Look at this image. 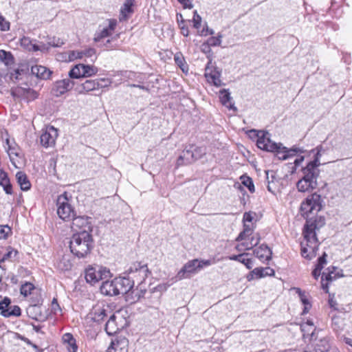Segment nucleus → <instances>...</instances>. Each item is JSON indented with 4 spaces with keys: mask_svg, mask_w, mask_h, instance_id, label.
Returning <instances> with one entry per match:
<instances>
[{
    "mask_svg": "<svg viewBox=\"0 0 352 352\" xmlns=\"http://www.w3.org/2000/svg\"><path fill=\"white\" fill-rule=\"evenodd\" d=\"M321 202L320 195L314 193L308 196L300 206L302 215L307 219L303 229L306 244L305 245L303 242L301 243V255L308 260H311L316 256L319 246L316 230H320L325 224V219L323 217H316L315 219L310 217L311 214H317L321 210Z\"/></svg>",
    "mask_w": 352,
    "mask_h": 352,
    "instance_id": "nucleus-1",
    "label": "nucleus"
},
{
    "mask_svg": "<svg viewBox=\"0 0 352 352\" xmlns=\"http://www.w3.org/2000/svg\"><path fill=\"white\" fill-rule=\"evenodd\" d=\"M94 247V241L89 232L80 231L74 233L69 242L71 252L76 257L85 258Z\"/></svg>",
    "mask_w": 352,
    "mask_h": 352,
    "instance_id": "nucleus-2",
    "label": "nucleus"
},
{
    "mask_svg": "<svg viewBox=\"0 0 352 352\" xmlns=\"http://www.w3.org/2000/svg\"><path fill=\"white\" fill-rule=\"evenodd\" d=\"M303 177L296 184L300 192H307L316 188L317 179L319 176V170L315 167L314 164H307L302 170Z\"/></svg>",
    "mask_w": 352,
    "mask_h": 352,
    "instance_id": "nucleus-3",
    "label": "nucleus"
},
{
    "mask_svg": "<svg viewBox=\"0 0 352 352\" xmlns=\"http://www.w3.org/2000/svg\"><path fill=\"white\" fill-rule=\"evenodd\" d=\"M110 270L101 265H89L85 270V277L87 283L95 285L98 282L111 276Z\"/></svg>",
    "mask_w": 352,
    "mask_h": 352,
    "instance_id": "nucleus-4",
    "label": "nucleus"
},
{
    "mask_svg": "<svg viewBox=\"0 0 352 352\" xmlns=\"http://www.w3.org/2000/svg\"><path fill=\"white\" fill-rule=\"evenodd\" d=\"M57 214L63 220H69L74 216V212L69 204L67 193L58 196L57 199Z\"/></svg>",
    "mask_w": 352,
    "mask_h": 352,
    "instance_id": "nucleus-5",
    "label": "nucleus"
},
{
    "mask_svg": "<svg viewBox=\"0 0 352 352\" xmlns=\"http://www.w3.org/2000/svg\"><path fill=\"white\" fill-rule=\"evenodd\" d=\"M126 322L125 318L120 316V312L112 314L106 322L105 331L109 336L114 335L124 327Z\"/></svg>",
    "mask_w": 352,
    "mask_h": 352,
    "instance_id": "nucleus-6",
    "label": "nucleus"
},
{
    "mask_svg": "<svg viewBox=\"0 0 352 352\" xmlns=\"http://www.w3.org/2000/svg\"><path fill=\"white\" fill-rule=\"evenodd\" d=\"M98 69L94 65L78 64L72 67L69 72L71 78H86L97 74Z\"/></svg>",
    "mask_w": 352,
    "mask_h": 352,
    "instance_id": "nucleus-7",
    "label": "nucleus"
},
{
    "mask_svg": "<svg viewBox=\"0 0 352 352\" xmlns=\"http://www.w3.org/2000/svg\"><path fill=\"white\" fill-rule=\"evenodd\" d=\"M111 314H112V311L109 305L104 302H101L92 307L89 313V317L94 322H100L105 318L110 316Z\"/></svg>",
    "mask_w": 352,
    "mask_h": 352,
    "instance_id": "nucleus-8",
    "label": "nucleus"
},
{
    "mask_svg": "<svg viewBox=\"0 0 352 352\" xmlns=\"http://www.w3.org/2000/svg\"><path fill=\"white\" fill-rule=\"evenodd\" d=\"M58 134V130L53 126H47L42 129L40 136L41 144L45 148L54 147Z\"/></svg>",
    "mask_w": 352,
    "mask_h": 352,
    "instance_id": "nucleus-9",
    "label": "nucleus"
},
{
    "mask_svg": "<svg viewBox=\"0 0 352 352\" xmlns=\"http://www.w3.org/2000/svg\"><path fill=\"white\" fill-rule=\"evenodd\" d=\"M202 268L203 265L199 263V260L193 259L183 266L178 272L176 277L179 280L190 278L192 274L198 272Z\"/></svg>",
    "mask_w": 352,
    "mask_h": 352,
    "instance_id": "nucleus-10",
    "label": "nucleus"
},
{
    "mask_svg": "<svg viewBox=\"0 0 352 352\" xmlns=\"http://www.w3.org/2000/svg\"><path fill=\"white\" fill-rule=\"evenodd\" d=\"M260 218L261 215L253 211L243 214V236L253 234L256 223Z\"/></svg>",
    "mask_w": 352,
    "mask_h": 352,
    "instance_id": "nucleus-11",
    "label": "nucleus"
},
{
    "mask_svg": "<svg viewBox=\"0 0 352 352\" xmlns=\"http://www.w3.org/2000/svg\"><path fill=\"white\" fill-rule=\"evenodd\" d=\"M128 272L129 274L132 275L131 278L142 282L147 278L149 270L147 265L135 263L129 268Z\"/></svg>",
    "mask_w": 352,
    "mask_h": 352,
    "instance_id": "nucleus-12",
    "label": "nucleus"
},
{
    "mask_svg": "<svg viewBox=\"0 0 352 352\" xmlns=\"http://www.w3.org/2000/svg\"><path fill=\"white\" fill-rule=\"evenodd\" d=\"M71 228L75 233L80 231L91 232L92 231L90 218L86 216L73 217Z\"/></svg>",
    "mask_w": 352,
    "mask_h": 352,
    "instance_id": "nucleus-13",
    "label": "nucleus"
},
{
    "mask_svg": "<svg viewBox=\"0 0 352 352\" xmlns=\"http://www.w3.org/2000/svg\"><path fill=\"white\" fill-rule=\"evenodd\" d=\"M74 85V82L70 77L57 80L54 84L52 93L55 96L59 97L72 89Z\"/></svg>",
    "mask_w": 352,
    "mask_h": 352,
    "instance_id": "nucleus-14",
    "label": "nucleus"
},
{
    "mask_svg": "<svg viewBox=\"0 0 352 352\" xmlns=\"http://www.w3.org/2000/svg\"><path fill=\"white\" fill-rule=\"evenodd\" d=\"M280 144L272 142L270 138V133L268 132L262 133L261 136L257 140V146L263 151L269 152H275V151L280 148Z\"/></svg>",
    "mask_w": 352,
    "mask_h": 352,
    "instance_id": "nucleus-15",
    "label": "nucleus"
},
{
    "mask_svg": "<svg viewBox=\"0 0 352 352\" xmlns=\"http://www.w3.org/2000/svg\"><path fill=\"white\" fill-rule=\"evenodd\" d=\"M116 286L118 288L117 294H126L130 292L134 285V281L130 278L117 277L115 278Z\"/></svg>",
    "mask_w": 352,
    "mask_h": 352,
    "instance_id": "nucleus-16",
    "label": "nucleus"
},
{
    "mask_svg": "<svg viewBox=\"0 0 352 352\" xmlns=\"http://www.w3.org/2000/svg\"><path fill=\"white\" fill-rule=\"evenodd\" d=\"M129 340L124 337L116 338L111 342L107 352H128Z\"/></svg>",
    "mask_w": 352,
    "mask_h": 352,
    "instance_id": "nucleus-17",
    "label": "nucleus"
},
{
    "mask_svg": "<svg viewBox=\"0 0 352 352\" xmlns=\"http://www.w3.org/2000/svg\"><path fill=\"white\" fill-rule=\"evenodd\" d=\"M274 274V270L269 267H256L246 276V278L248 281H251L254 279H259L261 278Z\"/></svg>",
    "mask_w": 352,
    "mask_h": 352,
    "instance_id": "nucleus-18",
    "label": "nucleus"
},
{
    "mask_svg": "<svg viewBox=\"0 0 352 352\" xmlns=\"http://www.w3.org/2000/svg\"><path fill=\"white\" fill-rule=\"evenodd\" d=\"M11 94L14 97L23 96L28 100H33L38 98V93L30 88L16 87L11 90Z\"/></svg>",
    "mask_w": 352,
    "mask_h": 352,
    "instance_id": "nucleus-19",
    "label": "nucleus"
},
{
    "mask_svg": "<svg viewBox=\"0 0 352 352\" xmlns=\"http://www.w3.org/2000/svg\"><path fill=\"white\" fill-rule=\"evenodd\" d=\"M117 22L114 19L109 20V24L107 27H104L100 32H96L94 36V41L98 42L102 38L109 36L112 32L115 30Z\"/></svg>",
    "mask_w": 352,
    "mask_h": 352,
    "instance_id": "nucleus-20",
    "label": "nucleus"
},
{
    "mask_svg": "<svg viewBox=\"0 0 352 352\" xmlns=\"http://www.w3.org/2000/svg\"><path fill=\"white\" fill-rule=\"evenodd\" d=\"M116 285L115 278L111 280L104 281L100 288V292L105 296H117L118 288H116Z\"/></svg>",
    "mask_w": 352,
    "mask_h": 352,
    "instance_id": "nucleus-21",
    "label": "nucleus"
},
{
    "mask_svg": "<svg viewBox=\"0 0 352 352\" xmlns=\"http://www.w3.org/2000/svg\"><path fill=\"white\" fill-rule=\"evenodd\" d=\"M194 162L193 153L190 148L184 150L177 160V167L186 166Z\"/></svg>",
    "mask_w": 352,
    "mask_h": 352,
    "instance_id": "nucleus-22",
    "label": "nucleus"
},
{
    "mask_svg": "<svg viewBox=\"0 0 352 352\" xmlns=\"http://www.w3.org/2000/svg\"><path fill=\"white\" fill-rule=\"evenodd\" d=\"M253 253L255 257L261 261H269L271 259L272 251L267 245H261V246L254 248L253 250Z\"/></svg>",
    "mask_w": 352,
    "mask_h": 352,
    "instance_id": "nucleus-23",
    "label": "nucleus"
},
{
    "mask_svg": "<svg viewBox=\"0 0 352 352\" xmlns=\"http://www.w3.org/2000/svg\"><path fill=\"white\" fill-rule=\"evenodd\" d=\"M31 73L36 78L47 80L50 78L52 72L47 67L42 65H34L31 67Z\"/></svg>",
    "mask_w": 352,
    "mask_h": 352,
    "instance_id": "nucleus-24",
    "label": "nucleus"
},
{
    "mask_svg": "<svg viewBox=\"0 0 352 352\" xmlns=\"http://www.w3.org/2000/svg\"><path fill=\"white\" fill-rule=\"evenodd\" d=\"M98 82L96 80H87L76 88L79 94H85L91 91L98 89Z\"/></svg>",
    "mask_w": 352,
    "mask_h": 352,
    "instance_id": "nucleus-25",
    "label": "nucleus"
},
{
    "mask_svg": "<svg viewBox=\"0 0 352 352\" xmlns=\"http://www.w3.org/2000/svg\"><path fill=\"white\" fill-rule=\"evenodd\" d=\"M259 237L257 234H253L243 236V251L249 250L254 248L259 243Z\"/></svg>",
    "mask_w": 352,
    "mask_h": 352,
    "instance_id": "nucleus-26",
    "label": "nucleus"
},
{
    "mask_svg": "<svg viewBox=\"0 0 352 352\" xmlns=\"http://www.w3.org/2000/svg\"><path fill=\"white\" fill-rule=\"evenodd\" d=\"M328 272H323L322 274V279L324 278L327 281H332L337 278L343 276L342 270H339L336 267H330L328 269Z\"/></svg>",
    "mask_w": 352,
    "mask_h": 352,
    "instance_id": "nucleus-27",
    "label": "nucleus"
},
{
    "mask_svg": "<svg viewBox=\"0 0 352 352\" xmlns=\"http://www.w3.org/2000/svg\"><path fill=\"white\" fill-rule=\"evenodd\" d=\"M0 186L3 188L6 194H12V188L8 174L3 169H0Z\"/></svg>",
    "mask_w": 352,
    "mask_h": 352,
    "instance_id": "nucleus-28",
    "label": "nucleus"
},
{
    "mask_svg": "<svg viewBox=\"0 0 352 352\" xmlns=\"http://www.w3.org/2000/svg\"><path fill=\"white\" fill-rule=\"evenodd\" d=\"M134 0H126L120 9V21L126 20L129 14L133 12Z\"/></svg>",
    "mask_w": 352,
    "mask_h": 352,
    "instance_id": "nucleus-29",
    "label": "nucleus"
},
{
    "mask_svg": "<svg viewBox=\"0 0 352 352\" xmlns=\"http://www.w3.org/2000/svg\"><path fill=\"white\" fill-rule=\"evenodd\" d=\"M63 341L64 344H67V349L69 352H76L78 346L76 343V340L69 333H66L63 336Z\"/></svg>",
    "mask_w": 352,
    "mask_h": 352,
    "instance_id": "nucleus-30",
    "label": "nucleus"
},
{
    "mask_svg": "<svg viewBox=\"0 0 352 352\" xmlns=\"http://www.w3.org/2000/svg\"><path fill=\"white\" fill-rule=\"evenodd\" d=\"M205 76L207 80L215 86L221 85V80L219 79V74L216 71H212L208 67L206 68Z\"/></svg>",
    "mask_w": 352,
    "mask_h": 352,
    "instance_id": "nucleus-31",
    "label": "nucleus"
},
{
    "mask_svg": "<svg viewBox=\"0 0 352 352\" xmlns=\"http://www.w3.org/2000/svg\"><path fill=\"white\" fill-rule=\"evenodd\" d=\"M96 54L94 48L89 47L80 51H73L71 53V58H82L83 57L90 58Z\"/></svg>",
    "mask_w": 352,
    "mask_h": 352,
    "instance_id": "nucleus-32",
    "label": "nucleus"
},
{
    "mask_svg": "<svg viewBox=\"0 0 352 352\" xmlns=\"http://www.w3.org/2000/svg\"><path fill=\"white\" fill-rule=\"evenodd\" d=\"M16 178L22 190H28L30 188V182L24 173L21 171L16 173Z\"/></svg>",
    "mask_w": 352,
    "mask_h": 352,
    "instance_id": "nucleus-33",
    "label": "nucleus"
},
{
    "mask_svg": "<svg viewBox=\"0 0 352 352\" xmlns=\"http://www.w3.org/2000/svg\"><path fill=\"white\" fill-rule=\"evenodd\" d=\"M219 98L221 103L229 108L230 109H234V107L231 102V98L230 96V93L227 91L226 89H222L219 91Z\"/></svg>",
    "mask_w": 352,
    "mask_h": 352,
    "instance_id": "nucleus-34",
    "label": "nucleus"
},
{
    "mask_svg": "<svg viewBox=\"0 0 352 352\" xmlns=\"http://www.w3.org/2000/svg\"><path fill=\"white\" fill-rule=\"evenodd\" d=\"M1 314L3 316L6 318L10 316H19L21 315V309L19 306L14 305L10 307L8 310H3Z\"/></svg>",
    "mask_w": 352,
    "mask_h": 352,
    "instance_id": "nucleus-35",
    "label": "nucleus"
},
{
    "mask_svg": "<svg viewBox=\"0 0 352 352\" xmlns=\"http://www.w3.org/2000/svg\"><path fill=\"white\" fill-rule=\"evenodd\" d=\"M0 60L6 65H10L13 63L14 58L10 52H6L3 50H0Z\"/></svg>",
    "mask_w": 352,
    "mask_h": 352,
    "instance_id": "nucleus-36",
    "label": "nucleus"
},
{
    "mask_svg": "<svg viewBox=\"0 0 352 352\" xmlns=\"http://www.w3.org/2000/svg\"><path fill=\"white\" fill-rule=\"evenodd\" d=\"M190 148L193 153L194 162L206 154V148L204 147H197L192 145L190 146Z\"/></svg>",
    "mask_w": 352,
    "mask_h": 352,
    "instance_id": "nucleus-37",
    "label": "nucleus"
},
{
    "mask_svg": "<svg viewBox=\"0 0 352 352\" xmlns=\"http://www.w3.org/2000/svg\"><path fill=\"white\" fill-rule=\"evenodd\" d=\"M316 151V153L315 154V158L313 161L309 162L308 164H314L315 167L318 168L320 166L319 159L322 155V152H324V150L323 149L322 146L321 145L317 146L315 149H313L311 152H314Z\"/></svg>",
    "mask_w": 352,
    "mask_h": 352,
    "instance_id": "nucleus-38",
    "label": "nucleus"
},
{
    "mask_svg": "<svg viewBox=\"0 0 352 352\" xmlns=\"http://www.w3.org/2000/svg\"><path fill=\"white\" fill-rule=\"evenodd\" d=\"M35 289V287L33 284L30 283H25L22 285L20 289V292L21 295L24 296H27L30 294L33 290Z\"/></svg>",
    "mask_w": 352,
    "mask_h": 352,
    "instance_id": "nucleus-39",
    "label": "nucleus"
},
{
    "mask_svg": "<svg viewBox=\"0 0 352 352\" xmlns=\"http://www.w3.org/2000/svg\"><path fill=\"white\" fill-rule=\"evenodd\" d=\"M221 36H212L208 40L207 43L204 44L202 47L209 48L210 46H219L221 43Z\"/></svg>",
    "mask_w": 352,
    "mask_h": 352,
    "instance_id": "nucleus-40",
    "label": "nucleus"
},
{
    "mask_svg": "<svg viewBox=\"0 0 352 352\" xmlns=\"http://www.w3.org/2000/svg\"><path fill=\"white\" fill-rule=\"evenodd\" d=\"M243 186H245L252 193L255 191V187L252 178L245 174H243Z\"/></svg>",
    "mask_w": 352,
    "mask_h": 352,
    "instance_id": "nucleus-41",
    "label": "nucleus"
},
{
    "mask_svg": "<svg viewBox=\"0 0 352 352\" xmlns=\"http://www.w3.org/2000/svg\"><path fill=\"white\" fill-rule=\"evenodd\" d=\"M266 173H267V179L268 181L267 189L270 192L274 194L275 186H275V185L273 182V179L274 178V173L269 172V171L266 172Z\"/></svg>",
    "mask_w": 352,
    "mask_h": 352,
    "instance_id": "nucleus-42",
    "label": "nucleus"
},
{
    "mask_svg": "<svg viewBox=\"0 0 352 352\" xmlns=\"http://www.w3.org/2000/svg\"><path fill=\"white\" fill-rule=\"evenodd\" d=\"M262 133H265V131H256L254 129L246 131V134L249 138L252 140H256V141L261 136Z\"/></svg>",
    "mask_w": 352,
    "mask_h": 352,
    "instance_id": "nucleus-43",
    "label": "nucleus"
},
{
    "mask_svg": "<svg viewBox=\"0 0 352 352\" xmlns=\"http://www.w3.org/2000/svg\"><path fill=\"white\" fill-rule=\"evenodd\" d=\"M22 43H23V45L26 46L29 50L36 52L40 50V48L38 45H36L35 44H32V42L28 38H23L22 40Z\"/></svg>",
    "mask_w": 352,
    "mask_h": 352,
    "instance_id": "nucleus-44",
    "label": "nucleus"
},
{
    "mask_svg": "<svg viewBox=\"0 0 352 352\" xmlns=\"http://www.w3.org/2000/svg\"><path fill=\"white\" fill-rule=\"evenodd\" d=\"M274 153H276V155L279 160H285L288 159V154L285 153L282 144L280 145V148L275 151Z\"/></svg>",
    "mask_w": 352,
    "mask_h": 352,
    "instance_id": "nucleus-45",
    "label": "nucleus"
},
{
    "mask_svg": "<svg viewBox=\"0 0 352 352\" xmlns=\"http://www.w3.org/2000/svg\"><path fill=\"white\" fill-rule=\"evenodd\" d=\"M192 22L194 28L196 29H199L201 27V17L197 13V10H195L193 12Z\"/></svg>",
    "mask_w": 352,
    "mask_h": 352,
    "instance_id": "nucleus-46",
    "label": "nucleus"
},
{
    "mask_svg": "<svg viewBox=\"0 0 352 352\" xmlns=\"http://www.w3.org/2000/svg\"><path fill=\"white\" fill-rule=\"evenodd\" d=\"M283 149H285V153L288 154V158L296 155L298 153L302 152V151L300 148L297 147H293L289 149L287 147L283 146Z\"/></svg>",
    "mask_w": 352,
    "mask_h": 352,
    "instance_id": "nucleus-47",
    "label": "nucleus"
},
{
    "mask_svg": "<svg viewBox=\"0 0 352 352\" xmlns=\"http://www.w3.org/2000/svg\"><path fill=\"white\" fill-rule=\"evenodd\" d=\"M11 229L8 226H0V239H6Z\"/></svg>",
    "mask_w": 352,
    "mask_h": 352,
    "instance_id": "nucleus-48",
    "label": "nucleus"
},
{
    "mask_svg": "<svg viewBox=\"0 0 352 352\" xmlns=\"http://www.w3.org/2000/svg\"><path fill=\"white\" fill-rule=\"evenodd\" d=\"M96 81H98L99 85L98 89L107 87L111 84V80L109 78H98L96 79Z\"/></svg>",
    "mask_w": 352,
    "mask_h": 352,
    "instance_id": "nucleus-49",
    "label": "nucleus"
},
{
    "mask_svg": "<svg viewBox=\"0 0 352 352\" xmlns=\"http://www.w3.org/2000/svg\"><path fill=\"white\" fill-rule=\"evenodd\" d=\"M10 300L8 298H5L1 302H0V310L3 311V310H8L10 307Z\"/></svg>",
    "mask_w": 352,
    "mask_h": 352,
    "instance_id": "nucleus-50",
    "label": "nucleus"
},
{
    "mask_svg": "<svg viewBox=\"0 0 352 352\" xmlns=\"http://www.w3.org/2000/svg\"><path fill=\"white\" fill-rule=\"evenodd\" d=\"M327 254L325 252H324L323 254L318 258L316 266L322 269L324 267V265L327 263Z\"/></svg>",
    "mask_w": 352,
    "mask_h": 352,
    "instance_id": "nucleus-51",
    "label": "nucleus"
},
{
    "mask_svg": "<svg viewBox=\"0 0 352 352\" xmlns=\"http://www.w3.org/2000/svg\"><path fill=\"white\" fill-rule=\"evenodd\" d=\"M329 305L330 307L333 308L335 310L338 309L337 305L338 303L336 300L334 299V294H329Z\"/></svg>",
    "mask_w": 352,
    "mask_h": 352,
    "instance_id": "nucleus-52",
    "label": "nucleus"
},
{
    "mask_svg": "<svg viewBox=\"0 0 352 352\" xmlns=\"http://www.w3.org/2000/svg\"><path fill=\"white\" fill-rule=\"evenodd\" d=\"M255 258H245L243 257V265H245L247 268L251 269L253 265V263L254 262Z\"/></svg>",
    "mask_w": 352,
    "mask_h": 352,
    "instance_id": "nucleus-53",
    "label": "nucleus"
},
{
    "mask_svg": "<svg viewBox=\"0 0 352 352\" xmlns=\"http://www.w3.org/2000/svg\"><path fill=\"white\" fill-rule=\"evenodd\" d=\"M0 29L2 31H6L10 29V23L3 18V21H0Z\"/></svg>",
    "mask_w": 352,
    "mask_h": 352,
    "instance_id": "nucleus-54",
    "label": "nucleus"
},
{
    "mask_svg": "<svg viewBox=\"0 0 352 352\" xmlns=\"http://www.w3.org/2000/svg\"><path fill=\"white\" fill-rule=\"evenodd\" d=\"M50 44L53 47H60L64 44V42L60 38H54L53 40L50 42Z\"/></svg>",
    "mask_w": 352,
    "mask_h": 352,
    "instance_id": "nucleus-55",
    "label": "nucleus"
},
{
    "mask_svg": "<svg viewBox=\"0 0 352 352\" xmlns=\"http://www.w3.org/2000/svg\"><path fill=\"white\" fill-rule=\"evenodd\" d=\"M178 1L183 5L184 8L191 9L193 8V5L190 0H178Z\"/></svg>",
    "mask_w": 352,
    "mask_h": 352,
    "instance_id": "nucleus-56",
    "label": "nucleus"
},
{
    "mask_svg": "<svg viewBox=\"0 0 352 352\" xmlns=\"http://www.w3.org/2000/svg\"><path fill=\"white\" fill-rule=\"evenodd\" d=\"M298 294H299V296L300 297V300H301L302 304L305 305H309L310 307L309 300L307 298V297L305 296V295L299 289H298Z\"/></svg>",
    "mask_w": 352,
    "mask_h": 352,
    "instance_id": "nucleus-57",
    "label": "nucleus"
},
{
    "mask_svg": "<svg viewBox=\"0 0 352 352\" xmlns=\"http://www.w3.org/2000/svg\"><path fill=\"white\" fill-rule=\"evenodd\" d=\"M132 74V72L128 71H121L117 72V75L120 76L123 79L130 78Z\"/></svg>",
    "mask_w": 352,
    "mask_h": 352,
    "instance_id": "nucleus-58",
    "label": "nucleus"
},
{
    "mask_svg": "<svg viewBox=\"0 0 352 352\" xmlns=\"http://www.w3.org/2000/svg\"><path fill=\"white\" fill-rule=\"evenodd\" d=\"M181 30V34L184 36H188L189 34L188 28L186 26L184 23L181 25H179Z\"/></svg>",
    "mask_w": 352,
    "mask_h": 352,
    "instance_id": "nucleus-59",
    "label": "nucleus"
},
{
    "mask_svg": "<svg viewBox=\"0 0 352 352\" xmlns=\"http://www.w3.org/2000/svg\"><path fill=\"white\" fill-rule=\"evenodd\" d=\"M322 270V268L316 266V268L313 270L312 275L316 279H318V277L320 276Z\"/></svg>",
    "mask_w": 352,
    "mask_h": 352,
    "instance_id": "nucleus-60",
    "label": "nucleus"
},
{
    "mask_svg": "<svg viewBox=\"0 0 352 352\" xmlns=\"http://www.w3.org/2000/svg\"><path fill=\"white\" fill-rule=\"evenodd\" d=\"M209 33L210 34H213L214 31L212 30H210L208 26L206 25V28H204L203 30L201 31V35L202 36H206Z\"/></svg>",
    "mask_w": 352,
    "mask_h": 352,
    "instance_id": "nucleus-61",
    "label": "nucleus"
},
{
    "mask_svg": "<svg viewBox=\"0 0 352 352\" xmlns=\"http://www.w3.org/2000/svg\"><path fill=\"white\" fill-rule=\"evenodd\" d=\"M230 260L238 261L240 263H242V254H239L238 255H233L228 257Z\"/></svg>",
    "mask_w": 352,
    "mask_h": 352,
    "instance_id": "nucleus-62",
    "label": "nucleus"
},
{
    "mask_svg": "<svg viewBox=\"0 0 352 352\" xmlns=\"http://www.w3.org/2000/svg\"><path fill=\"white\" fill-rule=\"evenodd\" d=\"M12 254H13V251L12 250V251H9L6 254H5L3 257L0 261V263H2L3 261H5L6 260H7V259H8L10 258H12Z\"/></svg>",
    "mask_w": 352,
    "mask_h": 352,
    "instance_id": "nucleus-63",
    "label": "nucleus"
},
{
    "mask_svg": "<svg viewBox=\"0 0 352 352\" xmlns=\"http://www.w3.org/2000/svg\"><path fill=\"white\" fill-rule=\"evenodd\" d=\"M176 18L179 25H181L184 23V20L183 19V16L182 14L177 13L176 15Z\"/></svg>",
    "mask_w": 352,
    "mask_h": 352,
    "instance_id": "nucleus-64",
    "label": "nucleus"
}]
</instances>
